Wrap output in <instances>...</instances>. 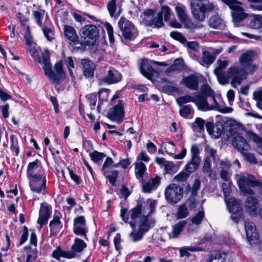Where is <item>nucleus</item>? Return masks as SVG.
Here are the masks:
<instances>
[{"mask_svg": "<svg viewBox=\"0 0 262 262\" xmlns=\"http://www.w3.org/2000/svg\"><path fill=\"white\" fill-rule=\"evenodd\" d=\"M237 183L239 190L245 194H253L254 188L255 186H261V184L255 178L249 174L238 176Z\"/></svg>", "mask_w": 262, "mask_h": 262, "instance_id": "obj_4", "label": "nucleus"}, {"mask_svg": "<svg viewBox=\"0 0 262 262\" xmlns=\"http://www.w3.org/2000/svg\"><path fill=\"white\" fill-rule=\"evenodd\" d=\"M208 25L212 28L220 30L223 29L226 26L224 20L217 15H214L210 17Z\"/></svg>", "mask_w": 262, "mask_h": 262, "instance_id": "obj_30", "label": "nucleus"}, {"mask_svg": "<svg viewBox=\"0 0 262 262\" xmlns=\"http://www.w3.org/2000/svg\"><path fill=\"white\" fill-rule=\"evenodd\" d=\"M143 15L144 20L146 26L161 28L164 25L163 18L159 15V13H155L154 10L148 9L143 12Z\"/></svg>", "mask_w": 262, "mask_h": 262, "instance_id": "obj_11", "label": "nucleus"}, {"mask_svg": "<svg viewBox=\"0 0 262 262\" xmlns=\"http://www.w3.org/2000/svg\"><path fill=\"white\" fill-rule=\"evenodd\" d=\"M257 53L253 50H248L243 52L238 57V62L241 67L253 62L257 58Z\"/></svg>", "mask_w": 262, "mask_h": 262, "instance_id": "obj_22", "label": "nucleus"}, {"mask_svg": "<svg viewBox=\"0 0 262 262\" xmlns=\"http://www.w3.org/2000/svg\"><path fill=\"white\" fill-rule=\"evenodd\" d=\"M200 186L201 182L200 180L198 179H195L191 189V194L192 196H195L197 195V191L200 189Z\"/></svg>", "mask_w": 262, "mask_h": 262, "instance_id": "obj_61", "label": "nucleus"}, {"mask_svg": "<svg viewBox=\"0 0 262 262\" xmlns=\"http://www.w3.org/2000/svg\"><path fill=\"white\" fill-rule=\"evenodd\" d=\"M146 170V166L143 162L140 161L136 163L135 173L137 178H143Z\"/></svg>", "mask_w": 262, "mask_h": 262, "instance_id": "obj_43", "label": "nucleus"}, {"mask_svg": "<svg viewBox=\"0 0 262 262\" xmlns=\"http://www.w3.org/2000/svg\"><path fill=\"white\" fill-rule=\"evenodd\" d=\"M225 258L221 253L211 254L210 256L209 262H224Z\"/></svg>", "mask_w": 262, "mask_h": 262, "instance_id": "obj_58", "label": "nucleus"}, {"mask_svg": "<svg viewBox=\"0 0 262 262\" xmlns=\"http://www.w3.org/2000/svg\"><path fill=\"white\" fill-rule=\"evenodd\" d=\"M259 69V66L253 62L247 64L238 68L237 66H233L228 70V74L232 78L231 84L235 87L234 84L237 83L240 84L242 81L246 78L248 74H253Z\"/></svg>", "mask_w": 262, "mask_h": 262, "instance_id": "obj_1", "label": "nucleus"}, {"mask_svg": "<svg viewBox=\"0 0 262 262\" xmlns=\"http://www.w3.org/2000/svg\"><path fill=\"white\" fill-rule=\"evenodd\" d=\"M121 79V74L117 70L113 68H110L107 75L104 77L99 79L100 84L107 83L113 84L119 82Z\"/></svg>", "mask_w": 262, "mask_h": 262, "instance_id": "obj_17", "label": "nucleus"}, {"mask_svg": "<svg viewBox=\"0 0 262 262\" xmlns=\"http://www.w3.org/2000/svg\"><path fill=\"white\" fill-rule=\"evenodd\" d=\"M150 226L148 223L147 216H141L139 220V228L138 231H132L129 234V237L134 242L140 241L142 239L143 234L146 232Z\"/></svg>", "mask_w": 262, "mask_h": 262, "instance_id": "obj_14", "label": "nucleus"}, {"mask_svg": "<svg viewBox=\"0 0 262 262\" xmlns=\"http://www.w3.org/2000/svg\"><path fill=\"white\" fill-rule=\"evenodd\" d=\"M246 211L251 215L256 214L257 209L258 208V202L257 199L252 195L249 196L245 202Z\"/></svg>", "mask_w": 262, "mask_h": 262, "instance_id": "obj_23", "label": "nucleus"}, {"mask_svg": "<svg viewBox=\"0 0 262 262\" xmlns=\"http://www.w3.org/2000/svg\"><path fill=\"white\" fill-rule=\"evenodd\" d=\"M118 176V171L117 170L112 171L110 174L107 176L109 182L112 185L114 186L116 179Z\"/></svg>", "mask_w": 262, "mask_h": 262, "instance_id": "obj_60", "label": "nucleus"}, {"mask_svg": "<svg viewBox=\"0 0 262 262\" xmlns=\"http://www.w3.org/2000/svg\"><path fill=\"white\" fill-rule=\"evenodd\" d=\"M73 232L76 235L83 236L84 239L87 241L88 240L86 235L88 228H87L86 221L83 216H80L74 219Z\"/></svg>", "mask_w": 262, "mask_h": 262, "instance_id": "obj_15", "label": "nucleus"}, {"mask_svg": "<svg viewBox=\"0 0 262 262\" xmlns=\"http://www.w3.org/2000/svg\"><path fill=\"white\" fill-rule=\"evenodd\" d=\"M81 63L83 67V74L86 78L92 77L94 75L96 66L94 63L89 59H83Z\"/></svg>", "mask_w": 262, "mask_h": 262, "instance_id": "obj_28", "label": "nucleus"}, {"mask_svg": "<svg viewBox=\"0 0 262 262\" xmlns=\"http://www.w3.org/2000/svg\"><path fill=\"white\" fill-rule=\"evenodd\" d=\"M246 134L248 138L256 143L258 147L262 149V138L252 132L248 131Z\"/></svg>", "mask_w": 262, "mask_h": 262, "instance_id": "obj_49", "label": "nucleus"}, {"mask_svg": "<svg viewBox=\"0 0 262 262\" xmlns=\"http://www.w3.org/2000/svg\"><path fill=\"white\" fill-rule=\"evenodd\" d=\"M164 194L169 203L176 204L183 198V188L176 184L171 183L166 188Z\"/></svg>", "mask_w": 262, "mask_h": 262, "instance_id": "obj_8", "label": "nucleus"}, {"mask_svg": "<svg viewBox=\"0 0 262 262\" xmlns=\"http://www.w3.org/2000/svg\"><path fill=\"white\" fill-rule=\"evenodd\" d=\"M142 208L141 205H138L130 211V217L132 220H135L141 213Z\"/></svg>", "mask_w": 262, "mask_h": 262, "instance_id": "obj_54", "label": "nucleus"}, {"mask_svg": "<svg viewBox=\"0 0 262 262\" xmlns=\"http://www.w3.org/2000/svg\"><path fill=\"white\" fill-rule=\"evenodd\" d=\"M124 103L122 100H119L118 103L113 106L107 114V117L112 120L121 122L124 116Z\"/></svg>", "mask_w": 262, "mask_h": 262, "instance_id": "obj_16", "label": "nucleus"}, {"mask_svg": "<svg viewBox=\"0 0 262 262\" xmlns=\"http://www.w3.org/2000/svg\"><path fill=\"white\" fill-rule=\"evenodd\" d=\"M204 216V212L202 211H199L198 213L191 219L192 224L196 225H200L202 223Z\"/></svg>", "mask_w": 262, "mask_h": 262, "instance_id": "obj_56", "label": "nucleus"}, {"mask_svg": "<svg viewBox=\"0 0 262 262\" xmlns=\"http://www.w3.org/2000/svg\"><path fill=\"white\" fill-rule=\"evenodd\" d=\"M45 74L54 85L56 90L58 91L63 90V88L60 89L58 87L65 78V73L63 71L61 62L56 63L54 66L53 70L50 68L49 70L45 72Z\"/></svg>", "mask_w": 262, "mask_h": 262, "instance_id": "obj_5", "label": "nucleus"}, {"mask_svg": "<svg viewBox=\"0 0 262 262\" xmlns=\"http://www.w3.org/2000/svg\"><path fill=\"white\" fill-rule=\"evenodd\" d=\"M40 162L38 160L29 163L27 170V175L28 178L38 176L39 174H35L34 172L39 166Z\"/></svg>", "mask_w": 262, "mask_h": 262, "instance_id": "obj_37", "label": "nucleus"}, {"mask_svg": "<svg viewBox=\"0 0 262 262\" xmlns=\"http://www.w3.org/2000/svg\"><path fill=\"white\" fill-rule=\"evenodd\" d=\"M177 215L179 219L184 218L188 215V209L185 205L179 207Z\"/></svg>", "mask_w": 262, "mask_h": 262, "instance_id": "obj_57", "label": "nucleus"}, {"mask_svg": "<svg viewBox=\"0 0 262 262\" xmlns=\"http://www.w3.org/2000/svg\"><path fill=\"white\" fill-rule=\"evenodd\" d=\"M206 127L209 135L215 138L221 136L223 129V125L221 124H217L215 125L212 122H208L206 123Z\"/></svg>", "mask_w": 262, "mask_h": 262, "instance_id": "obj_26", "label": "nucleus"}, {"mask_svg": "<svg viewBox=\"0 0 262 262\" xmlns=\"http://www.w3.org/2000/svg\"><path fill=\"white\" fill-rule=\"evenodd\" d=\"M246 134L248 138L256 143L258 147L262 149V138L252 132L248 131Z\"/></svg>", "mask_w": 262, "mask_h": 262, "instance_id": "obj_48", "label": "nucleus"}, {"mask_svg": "<svg viewBox=\"0 0 262 262\" xmlns=\"http://www.w3.org/2000/svg\"><path fill=\"white\" fill-rule=\"evenodd\" d=\"M160 178L158 176L151 178L147 182L143 183L142 189L144 192H150L157 188L160 183Z\"/></svg>", "mask_w": 262, "mask_h": 262, "instance_id": "obj_27", "label": "nucleus"}, {"mask_svg": "<svg viewBox=\"0 0 262 262\" xmlns=\"http://www.w3.org/2000/svg\"><path fill=\"white\" fill-rule=\"evenodd\" d=\"M231 185H232V183L230 182H228V183H223L222 184V190L224 193V196L226 198H227L229 195V194L230 193V192L231 190Z\"/></svg>", "mask_w": 262, "mask_h": 262, "instance_id": "obj_59", "label": "nucleus"}, {"mask_svg": "<svg viewBox=\"0 0 262 262\" xmlns=\"http://www.w3.org/2000/svg\"><path fill=\"white\" fill-rule=\"evenodd\" d=\"M29 179V186L32 191L37 194L46 193V179L42 175Z\"/></svg>", "mask_w": 262, "mask_h": 262, "instance_id": "obj_12", "label": "nucleus"}, {"mask_svg": "<svg viewBox=\"0 0 262 262\" xmlns=\"http://www.w3.org/2000/svg\"><path fill=\"white\" fill-rule=\"evenodd\" d=\"M81 38L88 46H93L99 36V30L95 25H88L81 28L80 31Z\"/></svg>", "mask_w": 262, "mask_h": 262, "instance_id": "obj_6", "label": "nucleus"}, {"mask_svg": "<svg viewBox=\"0 0 262 262\" xmlns=\"http://www.w3.org/2000/svg\"><path fill=\"white\" fill-rule=\"evenodd\" d=\"M51 209L49 206L45 205L43 203L41 204L39 218L37 221L38 223L40 225V228L43 225L47 223L51 215Z\"/></svg>", "mask_w": 262, "mask_h": 262, "instance_id": "obj_24", "label": "nucleus"}, {"mask_svg": "<svg viewBox=\"0 0 262 262\" xmlns=\"http://www.w3.org/2000/svg\"><path fill=\"white\" fill-rule=\"evenodd\" d=\"M89 155L91 160L94 162L99 164L101 163L103 158L106 157V155L104 153L100 152L96 150L90 153Z\"/></svg>", "mask_w": 262, "mask_h": 262, "instance_id": "obj_42", "label": "nucleus"}, {"mask_svg": "<svg viewBox=\"0 0 262 262\" xmlns=\"http://www.w3.org/2000/svg\"><path fill=\"white\" fill-rule=\"evenodd\" d=\"M199 154L200 151L197 145H192L191 147V159L185 165V171L191 173L199 167L201 161Z\"/></svg>", "mask_w": 262, "mask_h": 262, "instance_id": "obj_10", "label": "nucleus"}, {"mask_svg": "<svg viewBox=\"0 0 262 262\" xmlns=\"http://www.w3.org/2000/svg\"><path fill=\"white\" fill-rule=\"evenodd\" d=\"M214 73L217 77L219 82L222 84H227L229 82V78L226 74L225 72L220 70H214Z\"/></svg>", "mask_w": 262, "mask_h": 262, "instance_id": "obj_41", "label": "nucleus"}, {"mask_svg": "<svg viewBox=\"0 0 262 262\" xmlns=\"http://www.w3.org/2000/svg\"><path fill=\"white\" fill-rule=\"evenodd\" d=\"M215 6L212 3H208L205 5L203 3H198L197 0H192L190 2V8L192 14L194 19L200 21H204L206 12L212 11Z\"/></svg>", "mask_w": 262, "mask_h": 262, "instance_id": "obj_3", "label": "nucleus"}, {"mask_svg": "<svg viewBox=\"0 0 262 262\" xmlns=\"http://www.w3.org/2000/svg\"><path fill=\"white\" fill-rule=\"evenodd\" d=\"M174 10L179 20L181 23L185 22L186 18H188L189 16L187 8L184 5L181 3H178L175 6Z\"/></svg>", "mask_w": 262, "mask_h": 262, "instance_id": "obj_31", "label": "nucleus"}, {"mask_svg": "<svg viewBox=\"0 0 262 262\" xmlns=\"http://www.w3.org/2000/svg\"><path fill=\"white\" fill-rule=\"evenodd\" d=\"M86 246V244L82 239L76 238L72 246V249L75 252H81Z\"/></svg>", "mask_w": 262, "mask_h": 262, "instance_id": "obj_40", "label": "nucleus"}, {"mask_svg": "<svg viewBox=\"0 0 262 262\" xmlns=\"http://www.w3.org/2000/svg\"><path fill=\"white\" fill-rule=\"evenodd\" d=\"M195 104L201 111L206 112L210 110H218L219 105L215 97H206L201 94L195 95Z\"/></svg>", "mask_w": 262, "mask_h": 262, "instance_id": "obj_7", "label": "nucleus"}, {"mask_svg": "<svg viewBox=\"0 0 262 262\" xmlns=\"http://www.w3.org/2000/svg\"><path fill=\"white\" fill-rule=\"evenodd\" d=\"M172 64L177 71H181L184 69V61L181 58L175 59Z\"/></svg>", "mask_w": 262, "mask_h": 262, "instance_id": "obj_64", "label": "nucleus"}, {"mask_svg": "<svg viewBox=\"0 0 262 262\" xmlns=\"http://www.w3.org/2000/svg\"><path fill=\"white\" fill-rule=\"evenodd\" d=\"M38 62L43 64L42 68L45 72L52 68L50 63V54L48 50L44 51L40 57L38 58Z\"/></svg>", "mask_w": 262, "mask_h": 262, "instance_id": "obj_33", "label": "nucleus"}, {"mask_svg": "<svg viewBox=\"0 0 262 262\" xmlns=\"http://www.w3.org/2000/svg\"><path fill=\"white\" fill-rule=\"evenodd\" d=\"M254 99L256 101V105L262 110V92H254Z\"/></svg>", "mask_w": 262, "mask_h": 262, "instance_id": "obj_62", "label": "nucleus"}, {"mask_svg": "<svg viewBox=\"0 0 262 262\" xmlns=\"http://www.w3.org/2000/svg\"><path fill=\"white\" fill-rule=\"evenodd\" d=\"M118 27L124 38L132 40L135 37L136 29L131 21L122 17L118 21Z\"/></svg>", "mask_w": 262, "mask_h": 262, "instance_id": "obj_9", "label": "nucleus"}, {"mask_svg": "<svg viewBox=\"0 0 262 262\" xmlns=\"http://www.w3.org/2000/svg\"><path fill=\"white\" fill-rule=\"evenodd\" d=\"M223 3L228 5L231 10V15L233 21L236 27L241 25L243 21L248 16L241 7L242 3L237 0H221Z\"/></svg>", "mask_w": 262, "mask_h": 262, "instance_id": "obj_2", "label": "nucleus"}, {"mask_svg": "<svg viewBox=\"0 0 262 262\" xmlns=\"http://www.w3.org/2000/svg\"><path fill=\"white\" fill-rule=\"evenodd\" d=\"M199 77L196 75L192 74L184 77L180 83L189 90L196 91L199 88Z\"/></svg>", "mask_w": 262, "mask_h": 262, "instance_id": "obj_20", "label": "nucleus"}, {"mask_svg": "<svg viewBox=\"0 0 262 262\" xmlns=\"http://www.w3.org/2000/svg\"><path fill=\"white\" fill-rule=\"evenodd\" d=\"M232 144L241 152L243 151H248L250 149V146L246 140L241 136L235 137Z\"/></svg>", "mask_w": 262, "mask_h": 262, "instance_id": "obj_29", "label": "nucleus"}, {"mask_svg": "<svg viewBox=\"0 0 262 262\" xmlns=\"http://www.w3.org/2000/svg\"><path fill=\"white\" fill-rule=\"evenodd\" d=\"M195 95L193 97L190 95H186L178 98L177 99V102L180 106L183 105L184 104L189 102L195 103Z\"/></svg>", "mask_w": 262, "mask_h": 262, "instance_id": "obj_47", "label": "nucleus"}, {"mask_svg": "<svg viewBox=\"0 0 262 262\" xmlns=\"http://www.w3.org/2000/svg\"><path fill=\"white\" fill-rule=\"evenodd\" d=\"M158 13L162 18L163 16L164 17L165 21H167L170 19L171 14V10L168 6L164 5L162 6L161 10Z\"/></svg>", "mask_w": 262, "mask_h": 262, "instance_id": "obj_44", "label": "nucleus"}, {"mask_svg": "<svg viewBox=\"0 0 262 262\" xmlns=\"http://www.w3.org/2000/svg\"><path fill=\"white\" fill-rule=\"evenodd\" d=\"M45 10L40 9L38 11H33V15L35 20L36 24L40 27H42V19L45 15Z\"/></svg>", "mask_w": 262, "mask_h": 262, "instance_id": "obj_45", "label": "nucleus"}, {"mask_svg": "<svg viewBox=\"0 0 262 262\" xmlns=\"http://www.w3.org/2000/svg\"><path fill=\"white\" fill-rule=\"evenodd\" d=\"M190 173L185 170H183L174 177V180L179 183L186 182L190 176Z\"/></svg>", "mask_w": 262, "mask_h": 262, "instance_id": "obj_46", "label": "nucleus"}, {"mask_svg": "<svg viewBox=\"0 0 262 262\" xmlns=\"http://www.w3.org/2000/svg\"><path fill=\"white\" fill-rule=\"evenodd\" d=\"M186 224V221H182L173 226L171 232L169 233V237L170 238L178 237Z\"/></svg>", "mask_w": 262, "mask_h": 262, "instance_id": "obj_35", "label": "nucleus"}, {"mask_svg": "<svg viewBox=\"0 0 262 262\" xmlns=\"http://www.w3.org/2000/svg\"><path fill=\"white\" fill-rule=\"evenodd\" d=\"M162 91L166 93H177L179 89L172 85L166 84L162 86Z\"/></svg>", "mask_w": 262, "mask_h": 262, "instance_id": "obj_63", "label": "nucleus"}, {"mask_svg": "<svg viewBox=\"0 0 262 262\" xmlns=\"http://www.w3.org/2000/svg\"><path fill=\"white\" fill-rule=\"evenodd\" d=\"M249 26L251 28L262 31V17L259 15L254 16L250 20Z\"/></svg>", "mask_w": 262, "mask_h": 262, "instance_id": "obj_38", "label": "nucleus"}, {"mask_svg": "<svg viewBox=\"0 0 262 262\" xmlns=\"http://www.w3.org/2000/svg\"><path fill=\"white\" fill-rule=\"evenodd\" d=\"M63 30L64 37L70 41V44L75 46L76 47H77L76 46L77 45H81L76 30L73 27L68 25H64Z\"/></svg>", "mask_w": 262, "mask_h": 262, "instance_id": "obj_18", "label": "nucleus"}, {"mask_svg": "<svg viewBox=\"0 0 262 262\" xmlns=\"http://www.w3.org/2000/svg\"><path fill=\"white\" fill-rule=\"evenodd\" d=\"M182 107L179 111L180 115L184 118H187L190 114L191 111V107L189 105H185L181 106Z\"/></svg>", "mask_w": 262, "mask_h": 262, "instance_id": "obj_55", "label": "nucleus"}, {"mask_svg": "<svg viewBox=\"0 0 262 262\" xmlns=\"http://www.w3.org/2000/svg\"><path fill=\"white\" fill-rule=\"evenodd\" d=\"M245 228L249 243L251 245L255 244L258 239V235L256 232L254 224L247 220L245 221Z\"/></svg>", "mask_w": 262, "mask_h": 262, "instance_id": "obj_19", "label": "nucleus"}, {"mask_svg": "<svg viewBox=\"0 0 262 262\" xmlns=\"http://www.w3.org/2000/svg\"><path fill=\"white\" fill-rule=\"evenodd\" d=\"M170 35L172 38L180 41L181 43L184 45H185V42H186L187 39L186 37L183 36L182 33L179 32H171L170 34Z\"/></svg>", "mask_w": 262, "mask_h": 262, "instance_id": "obj_52", "label": "nucleus"}, {"mask_svg": "<svg viewBox=\"0 0 262 262\" xmlns=\"http://www.w3.org/2000/svg\"><path fill=\"white\" fill-rule=\"evenodd\" d=\"M202 171L204 173H207L208 177L212 180L216 179V173L211 168V162L209 157H206L204 160Z\"/></svg>", "mask_w": 262, "mask_h": 262, "instance_id": "obj_32", "label": "nucleus"}, {"mask_svg": "<svg viewBox=\"0 0 262 262\" xmlns=\"http://www.w3.org/2000/svg\"><path fill=\"white\" fill-rule=\"evenodd\" d=\"M201 92V95L206 97H215L214 92L208 84H203L202 85Z\"/></svg>", "mask_w": 262, "mask_h": 262, "instance_id": "obj_51", "label": "nucleus"}, {"mask_svg": "<svg viewBox=\"0 0 262 262\" xmlns=\"http://www.w3.org/2000/svg\"><path fill=\"white\" fill-rule=\"evenodd\" d=\"M140 71L143 76L150 79L151 78L154 70L147 60H143L141 63Z\"/></svg>", "mask_w": 262, "mask_h": 262, "instance_id": "obj_34", "label": "nucleus"}, {"mask_svg": "<svg viewBox=\"0 0 262 262\" xmlns=\"http://www.w3.org/2000/svg\"><path fill=\"white\" fill-rule=\"evenodd\" d=\"M221 52V50H214L212 49L203 51L202 57L199 61L200 63L203 66L211 65L215 60V55Z\"/></svg>", "mask_w": 262, "mask_h": 262, "instance_id": "obj_21", "label": "nucleus"}, {"mask_svg": "<svg viewBox=\"0 0 262 262\" xmlns=\"http://www.w3.org/2000/svg\"><path fill=\"white\" fill-rule=\"evenodd\" d=\"M60 216L61 214L60 212L56 211L53 220L50 222L49 224L51 235H56L62 228V224L60 221Z\"/></svg>", "mask_w": 262, "mask_h": 262, "instance_id": "obj_25", "label": "nucleus"}, {"mask_svg": "<svg viewBox=\"0 0 262 262\" xmlns=\"http://www.w3.org/2000/svg\"><path fill=\"white\" fill-rule=\"evenodd\" d=\"M146 203L147 208L149 210V212L147 213V215H145L147 217L149 215H150L155 211V208L157 205V201L152 199H148L146 201Z\"/></svg>", "mask_w": 262, "mask_h": 262, "instance_id": "obj_53", "label": "nucleus"}, {"mask_svg": "<svg viewBox=\"0 0 262 262\" xmlns=\"http://www.w3.org/2000/svg\"><path fill=\"white\" fill-rule=\"evenodd\" d=\"M227 206L231 213V219L235 223H237L242 216V209L239 202L235 198H231L226 200Z\"/></svg>", "mask_w": 262, "mask_h": 262, "instance_id": "obj_13", "label": "nucleus"}, {"mask_svg": "<svg viewBox=\"0 0 262 262\" xmlns=\"http://www.w3.org/2000/svg\"><path fill=\"white\" fill-rule=\"evenodd\" d=\"M184 24L185 28L189 29L191 31H194L198 29H201L203 25L201 24H195L191 20H189V18H186L185 22H182Z\"/></svg>", "mask_w": 262, "mask_h": 262, "instance_id": "obj_50", "label": "nucleus"}, {"mask_svg": "<svg viewBox=\"0 0 262 262\" xmlns=\"http://www.w3.org/2000/svg\"><path fill=\"white\" fill-rule=\"evenodd\" d=\"M205 121L200 117H197L192 123V128L194 132L201 133L204 130Z\"/></svg>", "mask_w": 262, "mask_h": 262, "instance_id": "obj_39", "label": "nucleus"}, {"mask_svg": "<svg viewBox=\"0 0 262 262\" xmlns=\"http://www.w3.org/2000/svg\"><path fill=\"white\" fill-rule=\"evenodd\" d=\"M116 1L111 0L107 4V9L111 17L117 18L121 14V8H119L118 11H116Z\"/></svg>", "mask_w": 262, "mask_h": 262, "instance_id": "obj_36", "label": "nucleus"}]
</instances>
